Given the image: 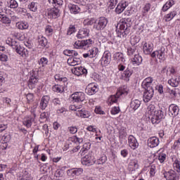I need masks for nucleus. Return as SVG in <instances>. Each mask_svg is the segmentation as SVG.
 <instances>
[{
    "instance_id": "22",
    "label": "nucleus",
    "mask_w": 180,
    "mask_h": 180,
    "mask_svg": "<svg viewBox=\"0 0 180 180\" xmlns=\"http://www.w3.org/2000/svg\"><path fill=\"white\" fill-rule=\"evenodd\" d=\"M133 75V70H131L129 68H127L125 71L122 75V78L127 82H129L130 81V77Z\"/></svg>"
},
{
    "instance_id": "9",
    "label": "nucleus",
    "mask_w": 180,
    "mask_h": 180,
    "mask_svg": "<svg viewBox=\"0 0 180 180\" xmlns=\"http://www.w3.org/2000/svg\"><path fill=\"white\" fill-rule=\"evenodd\" d=\"M112 60V53L110 52H105L103 56L101 58V65L106 66L110 64V61Z\"/></svg>"
},
{
    "instance_id": "43",
    "label": "nucleus",
    "mask_w": 180,
    "mask_h": 180,
    "mask_svg": "<svg viewBox=\"0 0 180 180\" xmlns=\"http://www.w3.org/2000/svg\"><path fill=\"white\" fill-rule=\"evenodd\" d=\"M173 167L174 168V171H176V172H180V161L179 160H176L173 163Z\"/></svg>"
},
{
    "instance_id": "18",
    "label": "nucleus",
    "mask_w": 180,
    "mask_h": 180,
    "mask_svg": "<svg viewBox=\"0 0 180 180\" xmlns=\"http://www.w3.org/2000/svg\"><path fill=\"white\" fill-rule=\"evenodd\" d=\"M131 63L134 67H139L143 63V58L139 54H134V57L131 59Z\"/></svg>"
},
{
    "instance_id": "44",
    "label": "nucleus",
    "mask_w": 180,
    "mask_h": 180,
    "mask_svg": "<svg viewBox=\"0 0 180 180\" xmlns=\"http://www.w3.org/2000/svg\"><path fill=\"white\" fill-rule=\"evenodd\" d=\"M49 63V60L47 59V58H41L39 60V65H41V67H46V65H47V63Z\"/></svg>"
},
{
    "instance_id": "37",
    "label": "nucleus",
    "mask_w": 180,
    "mask_h": 180,
    "mask_svg": "<svg viewBox=\"0 0 180 180\" xmlns=\"http://www.w3.org/2000/svg\"><path fill=\"white\" fill-rule=\"evenodd\" d=\"M96 19L91 18H88L84 20L83 23L84 26H92V25H95Z\"/></svg>"
},
{
    "instance_id": "8",
    "label": "nucleus",
    "mask_w": 180,
    "mask_h": 180,
    "mask_svg": "<svg viewBox=\"0 0 180 180\" xmlns=\"http://www.w3.org/2000/svg\"><path fill=\"white\" fill-rule=\"evenodd\" d=\"M83 171L82 168H73L68 169L67 171V174L68 176H70V178H75V176H79Z\"/></svg>"
},
{
    "instance_id": "17",
    "label": "nucleus",
    "mask_w": 180,
    "mask_h": 180,
    "mask_svg": "<svg viewBox=\"0 0 180 180\" xmlns=\"http://www.w3.org/2000/svg\"><path fill=\"white\" fill-rule=\"evenodd\" d=\"M164 177L167 180H176L178 179V174L174 170H170L167 172L164 173Z\"/></svg>"
},
{
    "instance_id": "41",
    "label": "nucleus",
    "mask_w": 180,
    "mask_h": 180,
    "mask_svg": "<svg viewBox=\"0 0 180 180\" xmlns=\"http://www.w3.org/2000/svg\"><path fill=\"white\" fill-rule=\"evenodd\" d=\"M91 148V143H86L83 145V150H82L81 155L85 154L86 151H88Z\"/></svg>"
},
{
    "instance_id": "16",
    "label": "nucleus",
    "mask_w": 180,
    "mask_h": 180,
    "mask_svg": "<svg viewBox=\"0 0 180 180\" xmlns=\"http://www.w3.org/2000/svg\"><path fill=\"white\" fill-rule=\"evenodd\" d=\"M48 16L50 19H57L60 16V10L56 7L48 11Z\"/></svg>"
},
{
    "instance_id": "1",
    "label": "nucleus",
    "mask_w": 180,
    "mask_h": 180,
    "mask_svg": "<svg viewBox=\"0 0 180 180\" xmlns=\"http://www.w3.org/2000/svg\"><path fill=\"white\" fill-rule=\"evenodd\" d=\"M131 19L130 18H122L117 23V29L119 28L120 30H116L117 33V37L121 39L123 37L126 39L127 35L130 33V27H131Z\"/></svg>"
},
{
    "instance_id": "34",
    "label": "nucleus",
    "mask_w": 180,
    "mask_h": 180,
    "mask_svg": "<svg viewBox=\"0 0 180 180\" xmlns=\"http://www.w3.org/2000/svg\"><path fill=\"white\" fill-rule=\"evenodd\" d=\"M68 8L71 13H79L80 8L78 6L75 4H69Z\"/></svg>"
},
{
    "instance_id": "27",
    "label": "nucleus",
    "mask_w": 180,
    "mask_h": 180,
    "mask_svg": "<svg viewBox=\"0 0 180 180\" xmlns=\"http://www.w3.org/2000/svg\"><path fill=\"white\" fill-rule=\"evenodd\" d=\"M38 43L39 46V49H44L47 46V39L43 36L38 37Z\"/></svg>"
},
{
    "instance_id": "35",
    "label": "nucleus",
    "mask_w": 180,
    "mask_h": 180,
    "mask_svg": "<svg viewBox=\"0 0 180 180\" xmlns=\"http://www.w3.org/2000/svg\"><path fill=\"white\" fill-rule=\"evenodd\" d=\"M0 22H1V23H4L5 25H11L12 21L11 20V18L6 15L0 14Z\"/></svg>"
},
{
    "instance_id": "38",
    "label": "nucleus",
    "mask_w": 180,
    "mask_h": 180,
    "mask_svg": "<svg viewBox=\"0 0 180 180\" xmlns=\"http://www.w3.org/2000/svg\"><path fill=\"white\" fill-rule=\"evenodd\" d=\"M79 113H77L78 116H80V117H84V118H86V117H89V113L88 112V111L85 110H78Z\"/></svg>"
},
{
    "instance_id": "21",
    "label": "nucleus",
    "mask_w": 180,
    "mask_h": 180,
    "mask_svg": "<svg viewBox=\"0 0 180 180\" xmlns=\"http://www.w3.org/2000/svg\"><path fill=\"white\" fill-rule=\"evenodd\" d=\"M88 36H89V29L82 28L79 30L77 37V39H85Z\"/></svg>"
},
{
    "instance_id": "63",
    "label": "nucleus",
    "mask_w": 180,
    "mask_h": 180,
    "mask_svg": "<svg viewBox=\"0 0 180 180\" xmlns=\"http://www.w3.org/2000/svg\"><path fill=\"white\" fill-rule=\"evenodd\" d=\"M0 61H8V56L0 52Z\"/></svg>"
},
{
    "instance_id": "2",
    "label": "nucleus",
    "mask_w": 180,
    "mask_h": 180,
    "mask_svg": "<svg viewBox=\"0 0 180 180\" xmlns=\"http://www.w3.org/2000/svg\"><path fill=\"white\" fill-rule=\"evenodd\" d=\"M150 113H154L151 117V122L153 124H158L164 119V111L162 110H157L154 105H150L148 107Z\"/></svg>"
},
{
    "instance_id": "61",
    "label": "nucleus",
    "mask_w": 180,
    "mask_h": 180,
    "mask_svg": "<svg viewBox=\"0 0 180 180\" xmlns=\"http://www.w3.org/2000/svg\"><path fill=\"white\" fill-rule=\"evenodd\" d=\"M68 129H69V131L72 134H75V133L78 131V129L77 128V127H70Z\"/></svg>"
},
{
    "instance_id": "40",
    "label": "nucleus",
    "mask_w": 180,
    "mask_h": 180,
    "mask_svg": "<svg viewBox=\"0 0 180 180\" xmlns=\"http://www.w3.org/2000/svg\"><path fill=\"white\" fill-rule=\"evenodd\" d=\"M174 5V1H167L162 7V11L163 12H167V9H169V8H171V6H172Z\"/></svg>"
},
{
    "instance_id": "60",
    "label": "nucleus",
    "mask_w": 180,
    "mask_h": 180,
    "mask_svg": "<svg viewBox=\"0 0 180 180\" xmlns=\"http://www.w3.org/2000/svg\"><path fill=\"white\" fill-rule=\"evenodd\" d=\"M151 9V4H146L143 7V13H147Z\"/></svg>"
},
{
    "instance_id": "29",
    "label": "nucleus",
    "mask_w": 180,
    "mask_h": 180,
    "mask_svg": "<svg viewBox=\"0 0 180 180\" xmlns=\"http://www.w3.org/2000/svg\"><path fill=\"white\" fill-rule=\"evenodd\" d=\"M129 168L130 171L139 169V160L136 159L131 160L129 164Z\"/></svg>"
},
{
    "instance_id": "13",
    "label": "nucleus",
    "mask_w": 180,
    "mask_h": 180,
    "mask_svg": "<svg viewBox=\"0 0 180 180\" xmlns=\"http://www.w3.org/2000/svg\"><path fill=\"white\" fill-rule=\"evenodd\" d=\"M98 91V86L94 83L89 84L86 88V92L87 93V95H95Z\"/></svg>"
},
{
    "instance_id": "3",
    "label": "nucleus",
    "mask_w": 180,
    "mask_h": 180,
    "mask_svg": "<svg viewBox=\"0 0 180 180\" xmlns=\"http://www.w3.org/2000/svg\"><path fill=\"white\" fill-rule=\"evenodd\" d=\"M108 25V19L101 17L98 20H96L94 25H93V29L96 30V32H101L103 30L106 25Z\"/></svg>"
},
{
    "instance_id": "51",
    "label": "nucleus",
    "mask_w": 180,
    "mask_h": 180,
    "mask_svg": "<svg viewBox=\"0 0 180 180\" xmlns=\"http://www.w3.org/2000/svg\"><path fill=\"white\" fill-rule=\"evenodd\" d=\"M166 158H167V155L165 153H161L158 156V160L161 163L164 162Z\"/></svg>"
},
{
    "instance_id": "46",
    "label": "nucleus",
    "mask_w": 180,
    "mask_h": 180,
    "mask_svg": "<svg viewBox=\"0 0 180 180\" xmlns=\"http://www.w3.org/2000/svg\"><path fill=\"white\" fill-rule=\"evenodd\" d=\"M28 8L30 11H32V12H36V11H37V4L34 2H32L28 5Z\"/></svg>"
},
{
    "instance_id": "11",
    "label": "nucleus",
    "mask_w": 180,
    "mask_h": 180,
    "mask_svg": "<svg viewBox=\"0 0 180 180\" xmlns=\"http://www.w3.org/2000/svg\"><path fill=\"white\" fill-rule=\"evenodd\" d=\"M82 164L83 165H87V167H89L91 165H94V164H95V161L92 158V156L89 154L86 155L83 158H82Z\"/></svg>"
},
{
    "instance_id": "31",
    "label": "nucleus",
    "mask_w": 180,
    "mask_h": 180,
    "mask_svg": "<svg viewBox=\"0 0 180 180\" xmlns=\"http://www.w3.org/2000/svg\"><path fill=\"white\" fill-rule=\"evenodd\" d=\"M15 26L20 30H26V29H29V24L27 23V22H16Z\"/></svg>"
},
{
    "instance_id": "26",
    "label": "nucleus",
    "mask_w": 180,
    "mask_h": 180,
    "mask_svg": "<svg viewBox=\"0 0 180 180\" xmlns=\"http://www.w3.org/2000/svg\"><path fill=\"white\" fill-rule=\"evenodd\" d=\"M74 74L79 77V75H86L88 70L84 67H79L75 69Z\"/></svg>"
},
{
    "instance_id": "14",
    "label": "nucleus",
    "mask_w": 180,
    "mask_h": 180,
    "mask_svg": "<svg viewBox=\"0 0 180 180\" xmlns=\"http://www.w3.org/2000/svg\"><path fill=\"white\" fill-rule=\"evenodd\" d=\"M158 144H160V139L157 136H152L148 139V146L150 148L158 147Z\"/></svg>"
},
{
    "instance_id": "20",
    "label": "nucleus",
    "mask_w": 180,
    "mask_h": 180,
    "mask_svg": "<svg viewBox=\"0 0 180 180\" xmlns=\"http://www.w3.org/2000/svg\"><path fill=\"white\" fill-rule=\"evenodd\" d=\"M129 146L132 148V150H136L137 147H139V143L137 142V139L133 136L130 135L128 138Z\"/></svg>"
},
{
    "instance_id": "15",
    "label": "nucleus",
    "mask_w": 180,
    "mask_h": 180,
    "mask_svg": "<svg viewBox=\"0 0 180 180\" xmlns=\"http://www.w3.org/2000/svg\"><path fill=\"white\" fill-rule=\"evenodd\" d=\"M98 53H99V49L98 48L94 47L92 49H89L86 53L83 54V57L84 58H87L89 57L90 58H94L98 56Z\"/></svg>"
},
{
    "instance_id": "30",
    "label": "nucleus",
    "mask_w": 180,
    "mask_h": 180,
    "mask_svg": "<svg viewBox=\"0 0 180 180\" xmlns=\"http://www.w3.org/2000/svg\"><path fill=\"white\" fill-rule=\"evenodd\" d=\"M68 64H69V65H72L73 67H75V65H78V64H81V59L72 57L69 58L68 59Z\"/></svg>"
},
{
    "instance_id": "25",
    "label": "nucleus",
    "mask_w": 180,
    "mask_h": 180,
    "mask_svg": "<svg viewBox=\"0 0 180 180\" xmlns=\"http://www.w3.org/2000/svg\"><path fill=\"white\" fill-rule=\"evenodd\" d=\"M127 7V3L126 1L119 3L115 8L116 13L120 14Z\"/></svg>"
},
{
    "instance_id": "23",
    "label": "nucleus",
    "mask_w": 180,
    "mask_h": 180,
    "mask_svg": "<svg viewBox=\"0 0 180 180\" xmlns=\"http://www.w3.org/2000/svg\"><path fill=\"white\" fill-rule=\"evenodd\" d=\"M153 50V45L151 43L146 42L143 45V53L144 54H151Z\"/></svg>"
},
{
    "instance_id": "32",
    "label": "nucleus",
    "mask_w": 180,
    "mask_h": 180,
    "mask_svg": "<svg viewBox=\"0 0 180 180\" xmlns=\"http://www.w3.org/2000/svg\"><path fill=\"white\" fill-rule=\"evenodd\" d=\"M140 105H141V101H140L139 100H132L130 103V108L133 109V110H137V108H140Z\"/></svg>"
},
{
    "instance_id": "52",
    "label": "nucleus",
    "mask_w": 180,
    "mask_h": 180,
    "mask_svg": "<svg viewBox=\"0 0 180 180\" xmlns=\"http://www.w3.org/2000/svg\"><path fill=\"white\" fill-rule=\"evenodd\" d=\"M20 180H32L30 175L27 172H25V174L22 176Z\"/></svg>"
},
{
    "instance_id": "58",
    "label": "nucleus",
    "mask_w": 180,
    "mask_h": 180,
    "mask_svg": "<svg viewBox=\"0 0 180 180\" xmlns=\"http://www.w3.org/2000/svg\"><path fill=\"white\" fill-rule=\"evenodd\" d=\"M119 112H120V108L119 107H114L111 110L112 115H117V113H119Z\"/></svg>"
},
{
    "instance_id": "10",
    "label": "nucleus",
    "mask_w": 180,
    "mask_h": 180,
    "mask_svg": "<svg viewBox=\"0 0 180 180\" xmlns=\"http://www.w3.org/2000/svg\"><path fill=\"white\" fill-rule=\"evenodd\" d=\"M179 115V107L175 104H171L169 107V116L175 117Z\"/></svg>"
},
{
    "instance_id": "47",
    "label": "nucleus",
    "mask_w": 180,
    "mask_h": 180,
    "mask_svg": "<svg viewBox=\"0 0 180 180\" xmlns=\"http://www.w3.org/2000/svg\"><path fill=\"white\" fill-rule=\"evenodd\" d=\"M6 44H8V46H11L12 49H13V46H15L18 43L16 41H13L11 38H8V39L6 40Z\"/></svg>"
},
{
    "instance_id": "62",
    "label": "nucleus",
    "mask_w": 180,
    "mask_h": 180,
    "mask_svg": "<svg viewBox=\"0 0 180 180\" xmlns=\"http://www.w3.org/2000/svg\"><path fill=\"white\" fill-rule=\"evenodd\" d=\"M63 54L65 56H68V57H72V50L66 49L63 51Z\"/></svg>"
},
{
    "instance_id": "54",
    "label": "nucleus",
    "mask_w": 180,
    "mask_h": 180,
    "mask_svg": "<svg viewBox=\"0 0 180 180\" xmlns=\"http://www.w3.org/2000/svg\"><path fill=\"white\" fill-rule=\"evenodd\" d=\"M52 103L55 106H60V105H61V100L58 98H56L52 101Z\"/></svg>"
},
{
    "instance_id": "4",
    "label": "nucleus",
    "mask_w": 180,
    "mask_h": 180,
    "mask_svg": "<svg viewBox=\"0 0 180 180\" xmlns=\"http://www.w3.org/2000/svg\"><path fill=\"white\" fill-rule=\"evenodd\" d=\"M92 44V40L91 39H86V40H82V41H77L74 46L75 49H83V50H88L89 47H91Z\"/></svg>"
},
{
    "instance_id": "33",
    "label": "nucleus",
    "mask_w": 180,
    "mask_h": 180,
    "mask_svg": "<svg viewBox=\"0 0 180 180\" xmlns=\"http://www.w3.org/2000/svg\"><path fill=\"white\" fill-rule=\"evenodd\" d=\"M34 122V118L32 117H27L24 119L23 124L26 126V127H32V124Z\"/></svg>"
},
{
    "instance_id": "59",
    "label": "nucleus",
    "mask_w": 180,
    "mask_h": 180,
    "mask_svg": "<svg viewBox=\"0 0 180 180\" xmlns=\"http://www.w3.org/2000/svg\"><path fill=\"white\" fill-rule=\"evenodd\" d=\"M127 54L128 56H134V54H136V49L132 48H128Z\"/></svg>"
},
{
    "instance_id": "39",
    "label": "nucleus",
    "mask_w": 180,
    "mask_h": 180,
    "mask_svg": "<svg viewBox=\"0 0 180 180\" xmlns=\"http://www.w3.org/2000/svg\"><path fill=\"white\" fill-rule=\"evenodd\" d=\"M175 16H176V11H172L170 13L167 14L165 15L166 22H168V20H172V19H174V18H175Z\"/></svg>"
},
{
    "instance_id": "12",
    "label": "nucleus",
    "mask_w": 180,
    "mask_h": 180,
    "mask_svg": "<svg viewBox=\"0 0 180 180\" xmlns=\"http://www.w3.org/2000/svg\"><path fill=\"white\" fill-rule=\"evenodd\" d=\"M154 96V89H148L146 90L143 93V102L145 103H148V101H150V99H153V97Z\"/></svg>"
},
{
    "instance_id": "50",
    "label": "nucleus",
    "mask_w": 180,
    "mask_h": 180,
    "mask_svg": "<svg viewBox=\"0 0 180 180\" xmlns=\"http://www.w3.org/2000/svg\"><path fill=\"white\" fill-rule=\"evenodd\" d=\"M18 1H16V0H11L10 1V8L15 9L16 8H18Z\"/></svg>"
},
{
    "instance_id": "49",
    "label": "nucleus",
    "mask_w": 180,
    "mask_h": 180,
    "mask_svg": "<svg viewBox=\"0 0 180 180\" xmlns=\"http://www.w3.org/2000/svg\"><path fill=\"white\" fill-rule=\"evenodd\" d=\"M72 33H75V26L70 25L68 30L67 34L68 36H71V34H72Z\"/></svg>"
},
{
    "instance_id": "24",
    "label": "nucleus",
    "mask_w": 180,
    "mask_h": 180,
    "mask_svg": "<svg viewBox=\"0 0 180 180\" xmlns=\"http://www.w3.org/2000/svg\"><path fill=\"white\" fill-rule=\"evenodd\" d=\"M169 85L173 86L174 88H176V86H180V76L179 77L172 78L168 80Z\"/></svg>"
},
{
    "instance_id": "45",
    "label": "nucleus",
    "mask_w": 180,
    "mask_h": 180,
    "mask_svg": "<svg viewBox=\"0 0 180 180\" xmlns=\"http://www.w3.org/2000/svg\"><path fill=\"white\" fill-rule=\"evenodd\" d=\"M119 93H117L116 95L111 96L109 98L110 102H112V103H116L117 102V99H119Z\"/></svg>"
},
{
    "instance_id": "6",
    "label": "nucleus",
    "mask_w": 180,
    "mask_h": 180,
    "mask_svg": "<svg viewBox=\"0 0 180 180\" xmlns=\"http://www.w3.org/2000/svg\"><path fill=\"white\" fill-rule=\"evenodd\" d=\"M13 50H15V53L21 56V57H26L27 49L20 45L19 43L17 42L15 44V45H13Z\"/></svg>"
},
{
    "instance_id": "19",
    "label": "nucleus",
    "mask_w": 180,
    "mask_h": 180,
    "mask_svg": "<svg viewBox=\"0 0 180 180\" xmlns=\"http://www.w3.org/2000/svg\"><path fill=\"white\" fill-rule=\"evenodd\" d=\"M72 98L75 102H84L85 101V94L81 92H76L72 94Z\"/></svg>"
},
{
    "instance_id": "7",
    "label": "nucleus",
    "mask_w": 180,
    "mask_h": 180,
    "mask_svg": "<svg viewBox=\"0 0 180 180\" xmlns=\"http://www.w3.org/2000/svg\"><path fill=\"white\" fill-rule=\"evenodd\" d=\"M150 56L153 58L157 57L159 60H164L165 58V48L162 47L160 50L153 51Z\"/></svg>"
},
{
    "instance_id": "64",
    "label": "nucleus",
    "mask_w": 180,
    "mask_h": 180,
    "mask_svg": "<svg viewBox=\"0 0 180 180\" xmlns=\"http://www.w3.org/2000/svg\"><path fill=\"white\" fill-rule=\"evenodd\" d=\"M63 175V170L61 169H57L55 172V176L56 178H60Z\"/></svg>"
},
{
    "instance_id": "48",
    "label": "nucleus",
    "mask_w": 180,
    "mask_h": 180,
    "mask_svg": "<svg viewBox=\"0 0 180 180\" xmlns=\"http://www.w3.org/2000/svg\"><path fill=\"white\" fill-rule=\"evenodd\" d=\"M142 86L146 89V91H148V89H154L153 86H151V83H147L146 82H143Z\"/></svg>"
},
{
    "instance_id": "55",
    "label": "nucleus",
    "mask_w": 180,
    "mask_h": 180,
    "mask_svg": "<svg viewBox=\"0 0 180 180\" xmlns=\"http://www.w3.org/2000/svg\"><path fill=\"white\" fill-rule=\"evenodd\" d=\"M160 74H162L163 75H165L166 77H168L169 74V71L168 69H167V67L162 68V70L160 71Z\"/></svg>"
},
{
    "instance_id": "53",
    "label": "nucleus",
    "mask_w": 180,
    "mask_h": 180,
    "mask_svg": "<svg viewBox=\"0 0 180 180\" xmlns=\"http://www.w3.org/2000/svg\"><path fill=\"white\" fill-rule=\"evenodd\" d=\"M1 140L4 143H9L11 141V135L3 136Z\"/></svg>"
},
{
    "instance_id": "28",
    "label": "nucleus",
    "mask_w": 180,
    "mask_h": 180,
    "mask_svg": "<svg viewBox=\"0 0 180 180\" xmlns=\"http://www.w3.org/2000/svg\"><path fill=\"white\" fill-rule=\"evenodd\" d=\"M49 101H50V97L48 96H44L41 100L40 106L42 110H44L46 108H47V105H49Z\"/></svg>"
},
{
    "instance_id": "36",
    "label": "nucleus",
    "mask_w": 180,
    "mask_h": 180,
    "mask_svg": "<svg viewBox=\"0 0 180 180\" xmlns=\"http://www.w3.org/2000/svg\"><path fill=\"white\" fill-rule=\"evenodd\" d=\"M117 94L120 95H127L129 94V87L127 86L124 85L120 87L119 92Z\"/></svg>"
},
{
    "instance_id": "5",
    "label": "nucleus",
    "mask_w": 180,
    "mask_h": 180,
    "mask_svg": "<svg viewBox=\"0 0 180 180\" xmlns=\"http://www.w3.org/2000/svg\"><path fill=\"white\" fill-rule=\"evenodd\" d=\"M30 77L28 81V87L30 89H33L34 88V85L39 82V76L37 73L33 72L30 74Z\"/></svg>"
},
{
    "instance_id": "56",
    "label": "nucleus",
    "mask_w": 180,
    "mask_h": 180,
    "mask_svg": "<svg viewBox=\"0 0 180 180\" xmlns=\"http://www.w3.org/2000/svg\"><path fill=\"white\" fill-rule=\"evenodd\" d=\"M116 5H117V0H110V9H114Z\"/></svg>"
},
{
    "instance_id": "57",
    "label": "nucleus",
    "mask_w": 180,
    "mask_h": 180,
    "mask_svg": "<svg viewBox=\"0 0 180 180\" xmlns=\"http://www.w3.org/2000/svg\"><path fill=\"white\" fill-rule=\"evenodd\" d=\"M155 88L159 94H164V86L162 84L158 85L155 86Z\"/></svg>"
},
{
    "instance_id": "42",
    "label": "nucleus",
    "mask_w": 180,
    "mask_h": 180,
    "mask_svg": "<svg viewBox=\"0 0 180 180\" xmlns=\"http://www.w3.org/2000/svg\"><path fill=\"white\" fill-rule=\"evenodd\" d=\"M115 58L116 60H117V61H122V63H123V61H124V57H123V53H116L115 54Z\"/></svg>"
}]
</instances>
